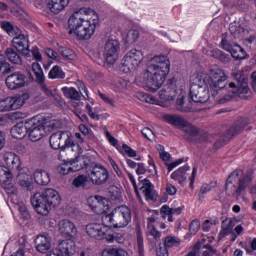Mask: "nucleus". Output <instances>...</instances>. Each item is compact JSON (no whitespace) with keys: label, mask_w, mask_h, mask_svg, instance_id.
Listing matches in <instances>:
<instances>
[{"label":"nucleus","mask_w":256,"mask_h":256,"mask_svg":"<svg viewBox=\"0 0 256 256\" xmlns=\"http://www.w3.org/2000/svg\"><path fill=\"white\" fill-rule=\"evenodd\" d=\"M99 25V16L91 9L82 8L74 12L68 19L69 35H76L78 39L89 40L95 35Z\"/></svg>","instance_id":"nucleus-1"},{"label":"nucleus","mask_w":256,"mask_h":256,"mask_svg":"<svg viewBox=\"0 0 256 256\" xmlns=\"http://www.w3.org/2000/svg\"><path fill=\"white\" fill-rule=\"evenodd\" d=\"M171 70V61L165 55H156L152 57L148 63L147 68L143 73V82L150 91H158L161 89L169 71Z\"/></svg>","instance_id":"nucleus-2"},{"label":"nucleus","mask_w":256,"mask_h":256,"mask_svg":"<svg viewBox=\"0 0 256 256\" xmlns=\"http://www.w3.org/2000/svg\"><path fill=\"white\" fill-rule=\"evenodd\" d=\"M31 204L39 215H49L50 209L61 205V196L53 188L38 192L31 198Z\"/></svg>","instance_id":"nucleus-3"},{"label":"nucleus","mask_w":256,"mask_h":256,"mask_svg":"<svg viewBox=\"0 0 256 256\" xmlns=\"http://www.w3.org/2000/svg\"><path fill=\"white\" fill-rule=\"evenodd\" d=\"M209 94V76L207 74H194L190 78V99L194 103H207Z\"/></svg>","instance_id":"nucleus-4"},{"label":"nucleus","mask_w":256,"mask_h":256,"mask_svg":"<svg viewBox=\"0 0 256 256\" xmlns=\"http://www.w3.org/2000/svg\"><path fill=\"white\" fill-rule=\"evenodd\" d=\"M236 83L229 84L230 93L225 95L222 99L217 100L218 103L223 104L231 101L234 97L240 99H251V90H249V76L243 72H237L235 75Z\"/></svg>","instance_id":"nucleus-5"},{"label":"nucleus","mask_w":256,"mask_h":256,"mask_svg":"<svg viewBox=\"0 0 256 256\" xmlns=\"http://www.w3.org/2000/svg\"><path fill=\"white\" fill-rule=\"evenodd\" d=\"M159 97L162 101H173L175 97L176 109L182 113L189 112V107L185 105V91L181 88H177V80L175 78L168 79L163 88L159 91Z\"/></svg>","instance_id":"nucleus-6"},{"label":"nucleus","mask_w":256,"mask_h":256,"mask_svg":"<svg viewBox=\"0 0 256 256\" xmlns=\"http://www.w3.org/2000/svg\"><path fill=\"white\" fill-rule=\"evenodd\" d=\"M6 166H0V183L7 190V193L13 195L17 192V189L11 184L13 181V169H19V157L14 153H8L4 156Z\"/></svg>","instance_id":"nucleus-7"},{"label":"nucleus","mask_w":256,"mask_h":256,"mask_svg":"<svg viewBox=\"0 0 256 256\" xmlns=\"http://www.w3.org/2000/svg\"><path fill=\"white\" fill-rule=\"evenodd\" d=\"M241 175H243V170H235L228 176L225 183V191L230 197L239 199V197L243 195L245 189H247L248 185H251V181H253L251 175H246L243 178H240L237 185L234 184L237 181V177H241Z\"/></svg>","instance_id":"nucleus-8"},{"label":"nucleus","mask_w":256,"mask_h":256,"mask_svg":"<svg viewBox=\"0 0 256 256\" xmlns=\"http://www.w3.org/2000/svg\"><path fill=\"white\" fill-rule=\"evenodd\" d=\"M77 163L80 167L76 171H81V169H86L89 180L93 185H105L109 181V171L101 164L92 163L88 164L85 158H79Z\"/></svg>","instance_id":"nucleus-9"},{"label":"nucleus","mask_w":256,"mask_h":256,"mask_svg":"<svg viewBox=\"0 0 256 256\" xmlns=\"http://www.w3.org/2000/svg\"><path fill=\"white\" fill-rule=\"evenodd\" d=\"M104 221L116 229L127 227L131 223V211L127 207H118L110 214L105 215Z\"/></svg>","instance_id":"nucleus-10"},{"label":"nucleus","mask_w":256,"mask_h":256,"mask_svg":"<svg viewBox=\"0 0 256 256\" xmlns=\"http://www.w3.org/2000/svg\"><path fill=\"white\" fill-rule=\"evenodd\" d=\"M208 77L209 83L212 81L210 86L212 97H217L227 87V74H225V70L218 66H212Z\"/></svg>","instance_id":"nucleus-11"},{"label":"nucleus","mask_w":256,"mask_h":256,"mask_svg":"<svg viewBox=\"0 0 256 256\" xmlns=\"http://www.w3.org/2000/svg\"><path fill=\"white\" fill-rule=\"evenodd\" d=\"M50 147L52 149H61L65 151L66 148L76 147L79 149V145L75 144L73 141V135L70 131H57L54 132L49 139Z\"/></svg>","instance_id":"nucleus-12"},{"label":"nucleus","mask_w":256,"mask_h":256,"mask_svg":"<svg viewBox=\"0 0 256 256\" xmlns=\"http://www.w3.org/2000/svg\"><path fill=\"white\" fill-rule=\"evenodd\" d=\"M141 61H143V52L133 49L123 57L120 71L122 73H131V71H135L139 67Z\"/></svg>","instance_id":"nucleus-13"},{"label":"nucleus","mask_w":256,"mask_h":256,"mask_svg":"<svg viewBox=\"0 0 256 256\" xmlns=\"http://www.w3.org/2000/svg\"><path fill=\"white\" fill-rule=\"evenodd\" d=\"M251 131V127L247 128V120L242 119L236 121L231 128L225 131L224 135L221 136L215 143L214 147H221L224 143H227L230 139H233L235 135H239L243 130Z\"/></svg>","instance_id":"nucleus-14"},{"label":"nucleus","mask_w":256,"mask_h":256,"mask_svg":"<svg viewBox=\"0 0 256 256\" xmlns=\"http://www.w3.org/2000/svg\"><path fill=\"white\" fill-rule=\"evenodd\" d=\"M119 51H121V46L118 40H107L103 51L105 63H107V65H115V63H117V59H119Z\"/></svg>","instance_id":"nucleus-15"},{"label":"nucleus","mask_w":256,"mask_h":256,"mask_svg":"<svg viewBox=\"0 0 256 256\" xmlns=\"http://www.w3.org/2000/svg\"><path fill=\"white\" fill-rule=\"evenodd\" d=\"M25 99H27V95L16 94L15 96L0 100V111L5 113V111L21 109V107L25 105Z\"/></svg>","instance_id":"nucleus-16"},{"label":"nucleus","mask_w":256,"mask_h":256,"mask_svg":"<svg viewBox=\"0 0 256 256\" xmlns=\"http://www.w3.org/2000/svg\"><path fill=\"white\" fill-rule=\"evenodd\" d=\"M27 128L30 141L37 142L45 135V124L36 118L27 121Z\"/></svg>","instance_id":"nucleus-17"},{"label":"nucleus","mask_w":256,"mask_h":256,"mask_svg":"<svg viewBox=\"0 0 256 256\" xmlns=\"http://www.w3.org/2000/svg\"><path fill=\"white\" fill-rule=\"evenodd\" d=\"M26 79L27 76H25V74L21 72H14L6 77V87H8L10 91H15V89H21V87H25Z\"/></svg>","instance_id":"nucleus-18"},{"label":"nucleus","mask_w":256,"mask_h":256,"mask_svg":"<svg viewBox=\"0 0 256 256\" xmlns=\"http://www.w3.org/2000/svg\"><path fill=\"white\" fill-rule=\"evenodd\" d=\"M58 231L62 237L73 239L77 235V226L69 219H62L58 222Z\"/></svg>","instance_id":"nucleus-19"},{"label":"nucleus","mask_w":256,"mask_h":256,"mask_svg":"<svg viewBox=\"0 0 256 256\" xmlns=\"http://www.w3.org/2000/svg\"><path fill=\"white\" fill-rule=\"evenodd\" d=\"M19 173L17 176L18 183L23 189L27 191L33 190V177L34 174L29 168L18 169Z\"/></svg>","instance_id":"nucleus-20"},{"label":"nucleus","mask_w":256,"mask_h":256,"mask_svg":"<svg viewBox=\"0 0 256 256\" xmlns=\"http://www.w3.org/2000/svg\"><path fill=\"white\" fill-rule=\"evenodd\" d=\"M86 233L89 237H93V239H107V234L109 231L107 228L98 223H91L86 226Z\"/></svg>","instance_id":"nucleus-21"},{"label":"nucleus","mask_w":256,"mask_h":256,"mask_svg":"<svg viewBox=\"0 0 256 256\" xmlns=\"http://www.w3.org/2000/svg\"><path fill=\"white\" fill-rule=\"evenodd\" d=\"M13 47L22 55H29L31 50H29V39L23 34H16L12 39Z\"/></svg>","instance_id":"nucleus-22"},{"label":"nucleus","mask_w":256,"mask_h":256,"mask_svg":"<svg viewBox=\"0 0 256 256\" xmlns=\"http://www.w3.org/2000/svg\"><path fill=\"white\" fill-rule=\"evenodd\" d=\"M80 91L73 87H63L62 92L68 99H72L73 101H79L81 99V92H85L86 97H89V93L87 91V86L83 82L79 84Z\"/></svg>","instance_id":"nucleus-23"},{"label":"nucleus","mask_w":256,"mask_h":256,"mask_svg":"<svg viewBox=\"0 0 256 256\" xmlns=\"http://www.w3.org/2000/svg\"><path fill=\"white\" fill-rule=\"evenodd\" d=\"M51 237L49 234L38 235L34 241L36 251L39 253H47L51 249Z\"/></svg>","instance_id":"nucleus-24"},{"label":"nucleus","mask_w":256,"mask_h":256,"mask_svg":"<svg viewBox=\"0 0 256 256\" xmlns=\"http://www.w3.org/2000/svg\"><path fill=\"white\" fill-rule=\"evenodd\" d=\"M163 119L166 121V123H169V125H172V127H176L181 131L189 122L183 116L177 114H166L164 115Z\"/></svg>","instance_id":"nucleus-25"},{"label":"nucleus","mask_w":256,"mask_h":256,"mask_svg":"<svg viewBox=\"0 0 256 256\" xmlns=\"http://www.w3.org/2000/svg\"><path fill=\"white\" fill-rule=\"evenodd\" d=\"M182 131L185 133L184 137L187 141L191 143H195V140L201 135L199 128L191 124V122H187L186 126L183 127Z\"/></svg>","instance_id":"nucleus-26"},{"label":"nucleus","mask_w":256,"mask_h":256,"mask_svg":"<svg viewBox=\"0 0 256 256\" xmlns=\"http://www.w3.org/2000/svg\"><path fill=\"white\" fill-rule=\"evenodd\" d=\"M58 251H60L62 256H71L77 251V246H75V242L71 239L63 240L58 245Z\"/></svg>","instance_id":"nucleus-27"},{"label":"nucleus","mask_w":256,"mask_h":256,"mask_svg":"<svg viewBox=\"0 0 256 256\" xmlns=\"http://www.w3.org/2000/svg\"><path fill=\"white\" fill-rule=\"evenodd\" d=\"M143 179L142 177H139V181L141 183V187H140V191H142V193H144L146 199L148 201H154L155 200V190L153 187V184H151V181H149V179Z\"/></svg>","instance_id":"nucleus-28"},{"label":"nucleus","mask_w":256,"mask_h":256,"mask_svg":"<svg viewBox=\"0 0 256 256\" xmlns=\"http://www.w3.org/2000/svg\"><path fill=\"white\" fill-rule=\"evenodd\" d=\"M29 132V128L27 127V122H19L17 123L10 131L11 136L14 139H25V136Z\"/></svg>","instance_id":"nucleus-29"},{"label":"nucleus","mask_w":256,"mask_h":256,"mask_svg":"<svg viewBox=\"0 0 256 256\" xmlns=\"http://www.w3.org/2000/svg\"><path fill=\"white\" fill-rule=\"evenodd\" d=\"M67 5H69V0H50L48 3V9H50L51 13L59 15Z\"/></svg>","instance_id":"nucleus-30"},{"label":"nucleus","mask_w":256,"mask_h":256,"mask_svg":"<svg viewBox=\"0 0 256 256\" xmlns=\"http://www.w3.org/2000/svg\"><path fill=\"white\" fill-rule=\"evenodd\" d=\"M190 169L191 167L187 165L184 167H180L178 170L171 174V179L177 181L179 185H183L185 181H187V171H190Z\"/></svg>","instance_id":"nucleus-31"},{"label":"nucleus","mask_w":256,"mask_h":256,"mask_svg":"<svg viewBox=\"0 0 256 256\" xmlns=\"http://www.w3.org/2000/svg\"><path fill=\"white\" fill-rule=\"evenodd\" d=\"M34 181L37 185H49L51 178L49 173L44 170H36L34 173Z\"/></svg>","instance_id":"nucleus-32"},{"label":"nucleus","mask_w":256,"mask_h":256,"mask_svg":"<svg viewBox=\"0 0 256 256\" xmlns=\"http://www.w3.org/2000/svg\"><path fill=\"white\" fill-rule=\"evenodd\" d=\"M4 53L8 61H10V63H13V65H21L23 63L21 55H19V53H17L15 49L7 48Z\"/></svg>","instance_id":"nucleus-33"},{"label":"nucleus","mask_w":256,"mask_h":256,"mask_svg":"<svg viewBox=\"0 0 256 256\" xmlns=\"http://www.w3.org/2000/svg\"><path fill=\"white\" fill-rule=\"evenodd\" d=\"M40 87L43 91V93H45V95H47V97H51L52 99H54V101H56V103H58V105H63V100H61V98L59 96H57V90H51V88L47 87V84L42 83L40 84Z\"/></svg>","instance_id":"nucleus-34"},{"label":"nucleus","mask_w":256,"mask_h":256,"mask_svg":"<svg viewBox=\"0 0 256 256\" xmlns=\"http://www.w3.org/2000/svg\"><path fill=\"white\" fill-rule=\"evenodd\" d=\"M230 54L232 55L233 59H236V61H241L249 57L247 52H245V49L237 44L234 46V49L230 52Z\"/></svg>","instance_id":"nucleus-35"},{"label":"nucleus","mask_w":256,"mask_h":256,"mask_svg":"<svg viewBox=\"0 0 256 256\" xmlns=\"http://www.w3.org/2000/svg\"><path fill=\"white\" fill-rule=\"evenodd\" d=\"M229 31L234 39H241V37H243V34L245 33V28H243L242 26H237V23L233 22L229 26Z\"/></svg>","instance_id":"nucleus-36"},{"label":"nucleus","mask_w":256,"mask_h":256,"mask_svg":"<svg viewBox=\"0 0 256 256\" xmlns=\"http://www.w3.org/2000/svg\"><path fill=\"white\" fill-rule=\"evenodd\" d=\"M222 230L220 232V235H229L231 231H233V228L235 227V220L226 218L224 221H222Z\"/></svg>","instance_id":"nucleus-37"},{"label":"nucleus","mask_w":256,"mask_h":256,"mask_svg":"<svg viewBox=\"0 0 256 256\" xmlns=\"http://www.w3.org/2000/svg\"><path fill=\"white\" fill-rule=\"evenodd\" d=\"M13 71H15V67L11 66V64L5 60L3 54H0V73L7 75V73H13Z\"/></svg>","instance_id":"nucleus-38"},{"label":"nucleus","mask_w":256,"mask_h":256,"mask_svg":"<svg viewBox=\"0 0 256 256\" xmlns=\"http://www.w3.org/2000/svg\"><path fill=\"white\" fill-rule=\"evenodd\" d=\"M128 253L123 248H109L102 252V256H127Z\"/></svg>","instance_id":"nucleus-39"},{"label":"nucleus","mask_w":256,"mask_h":256,"mask_svg":"<svg viewBox=\"0 0 256 256\" xmlns=\"http://www.w3.org/2000/svg\"><path fill=\"white\" fill-rule=\"evenodd\" d=\"M49 79H64L65 78V73L63 72V68L60 66H54L49 74H48Z\"/></svg>","instance_id":"nucleus-40"},{"label":"nucleus","mask_w":256,"mask_h":256,"mask_svg":"<svg viewBox=\"0 0 256 256\" xmlns=\"http://www.w3.org/2000/svg\"><path fill=\"white\" fill-rule=\"evenodd\" d=\"M211 57H214V59H218L222 63H229V54H226L225 52L219 49L212 50Z\"/></svg>","instance_id":"nucleus-41"},{"label":"nucleus","mask_w":256,"mask_h":256,"mask_svg":"<svg viewBox=\"0 0 256 256\" xmlns=\"http://www.w3.org/2000/svg\"><path fill=\"white\" fill-rule=\"evenodd\" d=\"M79 167H81L80 163L77 164V167L75 169L69 166V164H62L61 166L58 167V171L60 175H69V173H73V171H79L77 170L79 169Z\"/></svg>","instance_id":"nucleus-42"},{"label":"nucleus","mask_w":256,"mask_h":256,"mask_svg":"<svg viewBox=\"0 0 256 256\" xmlns=\"http://www.w3.org/2000/svg\"><path fill=\"white\" fill-rule=\"evenodd\" d=\"M59 52L64 59H68L69 61H75V59H77L75 52L69 48H60Z\"/></svg>","instance_id":"nucleus-43"},{"label":"nucleus","mask_w":256,"mask_h":256,"mask_svg":"<svg viewBox=\"0 0 256 256\" xmlns=\"http://www.w3.org/2000/svg\"><path fill=\"white\" fill-rule=\"evenodd\" d=\"M136 235H137V245H138V253L140 256H143V253L145 251V247L143 244V234L141 233V228L138 227L136 229Z\"/></svg>","instance_id":"nucleus-44"},{"label":"nucleus","mask_w":256,"mask_h":256,"mask_svg":"<svg viewBox=\"0 0 256 256\" xmlns=\"http://www.w3.org/2000/svg\"><path fill=\"white\" fill-rule=\"evenodd\" d=\"M236 45L237 43L231 42L227 37H223L221 40L222 49H224V51H228V53H231Z\"/></svg>","instance_id":"nucleus-45"},{"label":"nucleus","mask_w":256,"mask_h":256,"mask_svg":"<svg viewBox=\"0 0 256 256\" xmlns=\"http://www.w3.org/2000/svg\"><path fill=\"white\" fill-rule=\"evenodd\" d=\"M88 180H89V177L85 175H79L73 180L72 185H74V187H77V188L85 187V185H87Z\"/></svg>","instance_id":"nucleus-46"},{"label":"nucleus","mask_w":256,"mask_h":256,"mask_svg":"<svg viewBox=\"0 0 256 256\" xmlns=\"http://www.w3.org/2000/svg\"><path fill=\"white\" fill-rule=\"evenodd\" d=\"M179 246V240L177 237L173 236H167L164 241V247L171 248V247H178Z\"/></svg>","instance_id":"nucleus-47"},{"label":"nucleus","mask_w":256,"mask_h":256,"mask_svg":"<svg viewBox=\"0 0 256 256\" xmlns=\"http://www.w3.org/2000/svg\"><path fill=\"white\" fill-rule=\"evenodd\" d=\"M137 39H139V31L130 30L126 36V43L131 45V44L135 43V41H137Z\"/></svg>","instance_id":"nucleus-48"},{"label":"nucleus","mask_w":256,"mask_h":256,"mask_svg":"<svg viewBox=\"0 0 256 256\" xmlns=\"http://www.w3.org/2000/svg\"><path fill=\"white\" fill-rule=\"evenodd\" d=\"M106 241L108 243H113L114 241H116V243H123V236H121V234H117V233H109L106 235Z\"/></svg>","instance_id":"nucleus-49"},{"label":"nucleus","mask_w":256,"mask_h":256,"mask_svg":"<svg viewBox=\"0 0 256 256\" xmlns=\"http://www.w3.org/2000/svg\"><path fill=\"white\" fill-rule=\"evenodd\" d=\"M244 45L248 47V49H252L255 51L256 49V36L252 35L244 40Z\"/></svg>","instance_id":"nucleus-50"},{"label":"nucleus","mask_w":256,"mask_h":256,"mask_svg":"<svg viewBox=\"0 0 256 256\" xmlns=\"http://www.w3.org/2000/svg\"><path fill=\"white\" fill-rule=\"evenodd\" d=\"M217 187V182H211L210 184H204L200 188V195H205L206 193H209L212 189H215Z\"/></svg>","instance_id":"nucleus-51"},{"label":"nucleus","mask_w":256,"mask_h":256,"mask_svg":"<svg viewBox=\"0 0 256 256\" xmlns=\"http://www.w3.org/2000/svg\"><path fill=\"white\" fill-rule=\"evenodd\" d=\"M142 135L148 139V141H155V133L149 127L142 130Z\"/></svg>","instance_id":"nucleus-52"},{"label":"nucleus","mask_w":256,"mask_h":256,"mask_svg":"<svg viewBox=\"0 0 256 256\" xmlns=\"http://www.w3.org/2000/svg\"><path fill=\"white\" fill-rule=\"evenodd\" d=\"M16 208L18 209L22 217H29V210L27 209V206H25L23 202L18 203L16 205Z\"/></svg>","instance_id":"nucleus-53"},{"label":"nucleus","mask_w":256,"mask_h":256,"mask_svg":"<svg viewBox=\"0 0 256 256\" xmlns=\"http://www.w3.org/2000/svg\"><path fill=\"white\" fill-rule=\"evenodd\" d=\"M200 227H201V223L198 220H193L190 223L189 232L191 233V235H195L197 231H199Z\"/></svg>","instance_id":"nucleus-54"},{"label":"nucleus","mask_w":256,"mask_h":256,"mask_svg":"<svg viewBox=\"0 0 256 256\" xmlns=\"http://www.w3.org/2000/svg\"><path fill=\"white\" fill-rule=\"evenodd\" d=\"M122 149L128 157H137V152L127 144L122 145Z\"/></svg>","instance_id":"nucleus-55"},{"label":"nucleus","mask_w":256,"mask_h":256,"mask_svg":"<svg viewBox=\"0 0 256 256\" xmlns=\"http://www.w3.org/2000/svg\"><path fill=\"white\" fill-rule=\"evenodd\" d=\"M45 54L50 59H54V61H59V54L55 50H53L51 48H46L45 49Z\"/></svg>","instance_id":"nucleus-56"},{"label":"nucleus","mask_w":256,"mask_h":256,"mask_svg":"<svg viewBox=\"0 0 256 256\" xmlns=\"http://www.w3.org/2000/svg\"><path fill=\"white\" fill-rule=\"evenodd\" d=\"M1 27L9 35H11V33L15 32V26H13V24H11L10 22H2Z\"/></svg>","instance_id":"nucleus-57"},{"label":"nucleus","mask_w":256,"mask_h":256,"mask_svg":"<svg viewBox=\"0 0 256 256\" xmlns=\"http://www.w3.org/2000/svg\"><path fill=\"white\" fill-rule=\"evenodd\" d=\"M138 99H140V101H145V103H150L153 105V103H155V99L153 97H151L149 94H138Z\"/></svg>","instance_id":"nucleus-58"},{"label":"nucleus","mask_w":256,"mask_h":256,"mask_svg":"<svg viewBox=\"0 0 256 256\" xmlns=\"http://www.w3.org/2000/svg\"><path fill=\"white\" fill-rule=\"evenodd\" d=\"M109 163L111 167L114 169L115 173L118 175V177H123V172H121L119 166L117 165L115 160H113V158H109Z\"/></svg>","instance_id":"nucleus-59"},{"label":"nucleus","mask_w":256,"mask_h":256,"mask_svg":"<svg viewBox=\"0 0 256 256\" xmlns=\"http://www.w3.org/2000/svg\"><path fill=\"white\" fill-rule=\"evenodd\" d=\"M209 139H211L209 134L200 132L198 139L194 140V143H205L206 141H209Z\"/></svg>","instance_id":"nucleus-60"},{"label":"nucleus","mask_w":256,"mask_h":256,"mask_svg":"<svg viewBox=\"0 0 256 256\" xmlns=\"http://www.w3.org/2000/svg\"><path fill=\"white\" fill-rule=\"evenodd\" d=\"M183 161H184L183 158H180L175 162H172L170 164H166L167 168H168V171L169 172L173 171V169H175V167H177L178 165H181V163H183Z\"/></svg>","instance_id":"nucleus-61"},{"label":"nucleus","mask_w":256,"mask_h":256,"mask_svg":"<svg viewBox=\"0 0 256 256\" xmlns=\"http://www.w3.org/2000/svg\"><path fill=\"white\" fill-rule=\"evenodd\" d=\"M166 193L168 195H176L177 194V188L173 186V184H167L166 185Z\"/></svg>","instance_id":"nucleus-62"},{"label":"nucleus","mask_w":256,"mask_h":256,"mask_svg":"<svg viewBox=\"0 0 256 256\" xmlns=\"http://www.w3.org/2000/svg\"><path fill=\"white\" fill-rule=\"evenodd\" d=\"M157 256H169V251L167 250V248L165 246H160L157 250H156Z\"/></svg>","instance_id":"nucleus-63"},{"label":"nucleus","mask_w":256,"mask_h":256,"mask_svg":"<svg viewBox=\"0 0 256 256\" xmlns=\"http://www.w3.org/2000/svg\"><path fill=\"white\" fill-rule=\"evenodd\" d=\"M251 85H252L253 91H255V93H256V71H254L251 74Z\"/></svg>","instance_id":"nucleus-64"}]
</instances>
